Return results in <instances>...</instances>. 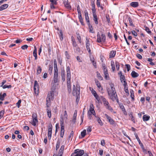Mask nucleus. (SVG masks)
<instances>
[{"label":"nucleus","mask_w":156,"mask_h":156,"mask_svg":"<svg viewBox=\"0 0 156 156\" xmlns=\"http://www.w3.org/2000/svg\"><path fill=\"white\" fill-rule=\"evenodd\" d=\"M73 131H71L69 136V140L70 139L72 138L71 139H72L73 137Z\"/></svg>","instance_id":"obj_54"},{"label":"nucleus","mask_w":156,"mask_h":156,"mask_svg":"<svg viewBox=\"0 0 156 156\" xmlns=\"http://www.w3.org/2000/svg\"><path fill=\"white\" fill-rule=\"evenodd\" d=\"M47 113L48 117L50 118L51 116V111L50 109H49L48 108H47Z\"/></svg>","instance_id":"obj_34"},{"label":"nucleus","mask_w":156,"mask_h":156,"mask_svg":"<svg viewBox=\"0 0 156 156\" xmlns=\"http://www.w3.org/2000/svg\"><path fill=\"white\" fill-rule=\"evenodd\" d=\"M116 67L117 70H118L119 68L120 65L119 63L117 62H115Z\"/></svg>","instance_id":"obj_48"},{"label":"nucleus","mask_w":156,"mask_h":156,"mask_svg":"<svg viewBox=\"0 0 156 156\" xmlns=\"http://www.w3.org/2000/svg\"><path fill=\"white\" fill-rule=\"evenodd\" d=\"M105 117L108 120V122H110L111 124H113L115 123V121L114 120L111 118L107 114H105Z\"/></svg>","instance_id":"obj_12"},{"label":"nucleus","mask_w":156,"mask_h":156,"mask_svg":"<svg viewBox=\"0 0 156 156\" xmlns=\"http://www.w3.org/2000/svg\"><path fill=\"white\" fill-rule=\"evenodd\" d=\"M85 18L87 21V23H90L89 17L88 16V12L87 11V10H86L84 11Z\"/></svg>","instance_id":"obj_17"},{"label":"nucleus","mask_w":156,"mask_h":156,"mask_svg":"<svg viewBox=\"0 0 156 156\" xmlns=\"http://www.w3.org/2000/svg\"><path fill=\"white\" fill-rule=\"evenodd\" d=\"M41 70L42 69L41 67L40 66H38L37 69V72L36 73L37 75H38L40 74L41 72Z\"/></svg>","instance_id":"obj_29"},{"label":"nucleus","mask_w":156,"mask_h":156,"mask_svg":"<svg viewBox=\"0 0 156 156\" xmlns=\"http://www.w3.org/2000/svg\"><path fill=\"white\" fill-rule=\"evenodd\" d=\"M135 136L136 137V139H137V141L139 142V144H141L142 145V143L141 142L138 136L136 133H135Z\"/></svg>","instance_id":"obj_44"},{"label":"nucleus","mask_w":156,"mask_h":156,"mask_svg":"<svg viewBox=\"0 0 156 156\" xmlns=\"http://www.w3.org/2000/svg\"><path fill=\"white\" fill-rule=\"evenodd\" d=\"M90 60L93 63V64L95 68H96L97 65L96 62L94 61V58H90Z\"/></svg>","instance_id":"obj_41"},{"label":"nucleus","mask_w":156,"mask_h":156,"mask_svg":"<svg viewBox=\"0 0 156 156\" xmlns=\"http://www.w3.org/2000/svg\"><path fill=\"white\" fill-rule=\"evenodd\" d=\"M61 76L62 77V80L63 81H64L65 80V71L64 69H61L60 72Z\"/></svg>","instance_id":"obj_13"},{"label":"nucleus","mask_w":156,"mask_h":156,"mask_svg":"<svg viewBox=\"0 0 156 156\" xmlns=\"http://www.w3.org/2000/svg\"><path fill=\"white\" fill-rule=\"evenodd\" d=\"M144 28L145 29V30L148 33L150 34L151 33V31L150 30L149 28L146 26H144Z\"/></svg>","instance_id":"obj_46"},{"label":"nucleus","mask_w":156,"mask_h":156,"mask_svg":"<svg viewBox=\"0 0 156 156\" xmlns=\"http://www.w3.org/2000/svg\"><path fill=\"white\" fill-rule=\"evenodd\" d=\"M81 136L82 137H84L86 135V130L84 129L81 133Z\"/></svg>","instance_id":"obj_42"},{"label":"nucleus","mask_w":156,"mask_h":156,"mask_svg":"<svg viewBox=\"0 0 156 156\" xmlns=\"http://www.w3.org/2000/svg\"><path fill=\"white\" fill-rule=\"evenodd\" d=\"M34 49L33 51V55L34 57H35V60H37V48L35 46H34Z\"/></svg>","instance_id":"obj_19"},{"label":"nucleus","mask_w":156,"mask_h":156,"mask_svg":"<svg viewBox=\"0 0 156 156\" xmlns=\"http://www.w3.org/2000/svg\"><path fill=\"white\" fill-rule=\"evenodd\" d=\"M67 113L66 111H65L64 114L63 115V116H62L61 117V119L60 120V122L62 120V119L63 122H66L67 120Z\"/></svg>","instance_id":"obj_10"},{"label":"nucleus","mask_w":156,"mask_h":156,"mask_svg":"<svg viewBox=\"0 0 156 156\" xmlns=\"http://www.w3.org/2000/svg\"><path fill=\"white\" fill-rule=\"evenodd\" d=\"M111 89H108V92L110 98L113 101H115L117 98V95L113 84H110Z\"/></svg>","instance_id":"obj_1"},{"label":"nucleus","mask_w":156,"mask_h":156,"mask_svg":"<svg viewBox=\"0 0 156 156\" xmlns=\"http://www.w3.org/2000/svg\"><path fill=\"white\" fill-rule=\"evenodd\" d=\"M130 92L131 94L130 97H131L132 100L133 101L134 100V95L133 91L132 90H130Z\"/></svg>","instance_id":"obj_32"},{"label":"nucleus","mask_w":156,"mask_h":156,"mask_svg":"<svg viewBox=\"0 0 156 156\" xmlns=\"http://www.w3.org/2000/svg\"><path fill=\"white\" fill-rule=\"evenodd\" d=\"M60 122L61 125V132H60V136L61 137H63L64 135V122L62 119Z\"/></svg>","instance_id":"obj_7"},{"label":"nucleus","mask_w":156,"mask_h":156,"mask_svg":"<svg viewBox=\"0 0 156 156\" xmlns=\"http://www.w3.org/2000/svg\"><path fill=\"white\" fill-rule=\"evenodd\" d=\"M78 18L79 20V21H80L81 24L83 25H84L83 20L81 14H78Z\"/></svg>","instance_id":"obj_27"},{"label":"nucleus","mask_w":156,"mask_h":156,"mask_svg":"<svg viewBox=\"0 0 156 156\" xmlns=\"http://www.w3.org/2000/svg\"><path fill=\"white\" fill-rule=\"evenodd\" d=\"M93 14V16L94 17L93 20L95 22V23L96 24H97L98 23V17L97 16L95 13H94Z\"/></svg>","instance_id":"obj_21"},{"label":"nucleus","mask_w":156,"mask_h":156,"mask_svg":"<svg viewBox=\"0 0 156 156\" xmlns=\"http://www.w3.org/2000/svg\"><path fill=\"white\" fill-rule=\"evenodd\" d=\"M53 68L52 66H49L48 72L50 74H51L52 73Z\"/></svg>","instance_id":"obj_43"},{"label":"nucleus","mask_w":156,"mask_h":156,"mask_svg":"<svg viewBox=\"0 0 156 156\" xmlns=\"http://www.w3.org/2000/svg\"><path fill=\"white\" fill-rule=\"evenodd\" d=\"M101 98L106 108L111 111H112L113 110L112 108L109 105V103L106 99L102 96H101Z\"/></svg>","instance_id":"obj_4"},{"label":"nucleus","mask_w":156,"mask_h":156,"mask_svg":"<svg viewBox=\"0 0 156 156\" xmlns=\"http://www.w3.org/2000/svg\"><path fill=\"white\" fill-rule=\"evenodd\" d=\"M54 71H58V69L56 60L55 59L54 60Z\"/></svg>","instance_id":"obj_20"},{"label":"nucleus","mask_w":156,"mask_h":156,"mask_svg":"<svg viewBox=\"0 0 156 156\" xmlns=\"http://www.w3.org/2000/svg\"><path fill=\"white\" fill-rule=\"evenodd\" d=\"M111 66H112V69L113 72L115 70V65L114 62L113 61H112L111 62Z\"/></svg>","instance_id":"obj_33"},{"label":"nucleus","mask_w":156,"mask_h":156,"mask_svg":"<svg viewBox=\"0 0 156 156\" xmlns=\"http://www.w3.org/2000/svg\"><path fill=\"white\" fill-rule=\"evenodd\" d=\"M59 36L61 41H62L63 39V34L62 31L61 30H60L59 33H58Z\"/></svg>","instance_id":"obj_36"},{"label":"nucleus","mask_w":156,"mask_h":156,"mask_svg":"<svg viewBox=\"0 0 156 156\" xmlns=\"http://www.w3.org/2000/svg\"><path fill=\"white\" fill-rule=\"evenodd\" d=\"M130 5L134 8L137 7L139 6V3L138 2H132L130 3Z\"/></svg>","instance_id":"obj_18"},{"label":"nucleus","mask_w":156,"mask_h":156,"mask_svg":"<svg viewBox=\"0 0 156 156\" xmlns=\"http://www.w3.org/2000/svg\"><path fill=\"white\" fill-rule=\"evenodd\" d=\"M130 117L131 118V120L134 122L135 123V120L134 118L133 117V113L131 112L129 114Z\"/></svg>","instance_id":"obj_38"},{"label":"nucleus","mask_w":156,"mask_h":156,"mask_svg":"<svg viewBox=\"0 0 156 156\" xmlns=\"http://www.w3.org/2000/svg\"><path fill=\"white\" fill-rule=\"evenodd\" d=\"M21 102V101L20 99L19 100L18 102L16 103V106L19 108L20 106V105Z\"/></svg>","instance_id":"obj_57"},{"label":"nucleus","mask_w":156,"mask_h":156,"mask_svg":"<svg viewBox=\"0 0 156 156\" xmlns=\"http://www.w3.org/2000/svg\"><path fill=\"white\" fill-rule=\"evenodd\" d=\"M92 6V12L93 14L95 13L96 9L95 8V5L94 2H92L91 3Z\"/></svg>","instance_id":"obj_26"},{"label":"nucleus","mask_w":156,"mask_h":156,"mask_svg":"<svg viewBox=\"0 0 156 156\" xmlns=\"http://www.w3.org/2000/svg\"><path fill=\"white\" fill-rule=\"evenodd\" d=\"M131 33L135 36H137V33L135 30L132 31Z\"/></svg>","instance_id":"obj_63"},{"label":"nucleus","mask_w":156,"mask_h":156,"mask_svg":"<svg viewBox=\"0 0 156 156\" xmlns=\"http://www.w3.org/2000/svg\"><path fill=\"white\" fill-rule=\"evenodd\" d=\"M52 126L51 123L49 124L48 126V132H52Z\"/></svg>","instance_id":"obj_35"},{"label":"nucleus","mask_w":156,"mask_h":156,"mask_svg":"<svg viewBox=\"0 0 156 156\" xmlns=\"http://www.w3.org/2000/svg\"><path fill=\"white\" fill-rule=\"evenodd\" d=\"M80 86L79 85H77L75 87V85L73 87V96H76V101L78 102L79 100L80 94Z\"/></svg>","instance_id":"obj_2"},{"label":"nucleus","mask_w":156,"mask_h":156,"mask_svg":"<svg viewBox=\"0 0 156 156\" xmlns=\"http://www.w3.org/2000/svg\"><path fill=\"white\" fill-rule=\"evenodd\" d=\"M60 145V142L58 141L56 144V150H57L59 148Z\"/></svg>","instance_id":"obj_47"},{"label":"nucleus","mask_w":156,"mask_h":156,"mask_svg":"<svg viewBox=\"0 0 156 156\" xmlns=\"http://www.w3.org/2000/svg\"><path fill=\"white\" fill-rule=\"evenodd\" d=\"M84 153V151L83 150L79 149L75 150L74 152L71 154V156H82Z\"/></svg>","instance_id":"obj_5"},{"label":"nucleus","mask_w":156,"mask_h":156,"mask_svg":"<svg viewBox=\"0 0 156 156\" xmlns=\"http://www.w3.org/2000/svg\"><path fill=\"white\" fill-rule=\"evenodd\" d=\"M98 101V103H100L101 102V96L99 97L98 95L94 97Z\"/></svg>","instance_id":"obj_39"},{"label":"nucleus","mask_w":156,"mask_h":156,"mask_svg":"<svg viewBox=\"0 0 156 156\" xmlns=\"http://www.w3.org/2000/svg\"><path fill=\"white\" fill-rule=\"evenodd\" d=\"M86 48H87V50L88 51V52L89 53H91V50L90 49V48L89 47L90 46V43H89V40L87 39V38H86Z\"/></svg>","instance_id":"obj_11"},{"label":"nucleus","mask_w":156,"mask_h":156,"mask_svg":"<svg viewBox=\"0 0 156 156\" xmlns=\"http://www.w3.org/2000/svg\"><path fill=\"white\" fill-rule=\"evenodd\" d=\"M104 74H105V78L106 80H108V78H109L108 74V72L104 73Z\"/></svg>","instance_id":"obj_52"},{"label":"nucleus","mask_w":156,"mask_h":156,"mask_svg":"<svg viewBox=\"0 0 156 156\" xmlns=\"http://www.w3.org/2000/svg\"><path fill=\"white\" fill-rule=\"evenodd\" d=\"M8 5L7 4H5L2 5L1 6L2 7L3 10L6 9L8 7Z\"/></svg>","instance_id":"obj_50"},{"label":"nucleus","mask_w":156,"mask_h":156,"mask_svg":"<svg viewBox=\"0 0 156 156\" xmlns=\"http://www.w3.org/2000/svg\"><path fill=\"white\" fill-rule=\"evenodd\" d=\"M150 118L149 116H148L147 115H145L143 116V119L144 121H147L149 120Z\"/></svg>","instance_id":"obj_28"},{"label":"nucleus","mask_w":156,"mask_h":156,"mask_svg":"<svg viewBox=\"0 0 156 156\" xmlns=\"http://www.w3.org/2000/svg\"><path fill=\"white\" fill-rule=\"evenodd\" d=\"M136 56L139 59H141L142 58V56L138 53L136 54Z\"/></svg>","instance_id":"obj_64"},{"label":"nucleus","mask_w":156,"mask_h":156,"mask_svg":"<svg viewBox=\"0 0 156 156\" xmlns=\"http://www.w3.org/2000/svg\"><path fill=\"white\" fill-rule=\"evenodd\" d=\"M97 42L99 43L101 42H104L105 41V36L103 34H101V36H100L99 34H98L97 36Z\"/></svg>","instance_id":"obj_6"},{"label":"nucleus","mask_w":156,"mask_h":156,"mask_svg":"<svg viewBox=\"0 0 156 156\" xmlns=\"http://www.w3.org/2000/svg\"><path fill=\"white\" fill-rule=\"evenodd\" d=\"M34 87L35 88L38 89V84L36 80H35L34 81Z\"/></svg>","instance_id":"obj_45"},{"label":"nucleus","mask_w":156,"mask_h":156,"mask_svg":"<svg viewBox=\"0 0 156 156\" xmlns=\"http://www.w3.org/2000/svg\"><path fill=\"white\" fill-rule=\"evenodd\" d=\"M95 117L96 118V120L98 122V123L101 126H102L103 125V124L102 123V122L100 118L98 117H97V116L95 115Z\"/></svg>","instance_id":"obj_22"},{"label":"nucleus","mask_w":156,"mask_h":156,"mask_svg":"<svg viewBox=\"0 0 156 156\" xmlns=\"http://www.w3.org/2000/svg\"><path fill=\"white\" fill-rule=\"evenodd\" d=\"M76 34L77 35V37L78 40L79 42L80 43H81L82 42V41L80 34H79V33H76Z\"/></svg>","instance_id":"obj_37"},{"label":"nucleus","mask_w":156,"mask_h":156,"mask_svg":"<svg viewBox=\"0 0 156 156\" xmlns=\"http://www.w3.org/2000/svg\"><path fill=\"white\" fill-rule=\"evenodd\" d=\"M32 117L33 120L31 123L33 126H35L38 122L37 114H33Z\"/></svg>","instance_id":"obj_8"},{"label":"nucleus","mask_w":156,"mask_h":156,"mask_svg":"<svg viewBox=\"0 0 156 156\" xmlns=\"http://www.w3.org/2000/svg\"><path fill=\"white\" fill-rule=\"evenodd\" d=\"M115 51H111L109 56L110 58L114 57L115 55Z\"/></svg>","instance_id":"obj_30"},{"label":"nucleus","mask_w":156,"mask_h":156,"mask_svg":"<svg viewBox=\"0 0 156 156\" xmlns=\"http://www.w3.org/2000/svg\"><path fill=\"white\" fill-rule=\"evenodd\" d=\"M12 87V86L11 85H9V86L7 85H5L2 86V87L3 89H5L6 88H11Z\"/></svg>","instance_id":"obj_53"},{"label":"nucleus","mask_w":156,"mask_h":156,"mask_svg":"<svg viewBox=\"0 0 156 156\" xmlns=\"http://www.w3.org/2000/svg\"><path fill=\"white\" fill-rule=\"evenodd\" d=\"M6 96V93H4L2 95L1 94H0V100L1 101H3L5 97Z\"/></svg>","instance_id":"obj_31"},{"label":"nucleus","mask_w":156,"mask_h":156,"mask_svg":"<svg viewBox=\"0 0 156 156\" xmlns=\"http://www.w3.org/2000/svg\"><path fill=\"white\" fill-rule=\"evenodd\" d=\"M55 90V87H54V86H53V87L51 88V91L48 92V96L46 98L47 105V107H48V103H49L51 101L53 100L54 99Z\"/></svg>","instance_id":"obj_3"},{"label":"nucleus","mask_w":156,"mask_h":156,"mask_svg":"<svg viewBox=\"0 0 156 156\" xmlns=\"http://www.w3.org/2000/svg\"><path fill=\"white\" fill-rule=\"evenodd\" d=\"M53 81L54 83L58 82V71H54Z\"/></svg>","instance_id":"obj_9"},{"label":"nucleus","mask_w":156,"mask_h":156,"mask_svg":"<svg viewBox=\"0 0 156 156\" xmlns=\"http://www.w3.org/2000/svg\"><path fill=\"white\" fill-rule=\"evenodd\" d=\"M128 19L129 21V22L130 24V25L131 26H132L133 27H134V26L133 25V23L132 21V20L131 18L130 17H129L128 18Z\"/></svg>","instance_id":"obj_40"},{"label":"nucleus","mask_w":156,"mask_h":156,"mask_svg":"<svg viewBox=\"0 0 156 156\" xmlns=\"http://www.w3.org/2000/svg\"><path fill=\"white\" fill-rule=\"evenodd\" d=\"M70 73H67V79L71 80Z\"/></svg>","instance_id":"obj_55"},{"label":"nucleus","mask_w":156,"mask_h":156,"mask_svg":"<svg viewBox=\"0 0 156 156\" xmlns=\"http://www.w3.org/2000/svg\"><path fill=\"white\" fill-rule=\"evenodd\" d=\"M67 88L69 93H70L71 91V85H67Z\"/></svg>","instance_id":"obj_59"},{"label":"nucleus","mask_w":156,"mask_h":156,"mask_svg":"<svg viewBox=\"0 0 156 156\" xmlns=\"http://www.w3.org/2000/svg\"><path fill=\"white\" fill-rule=\"evenodd\" d=\"M87 24L88 25V27L89 29V31L91 33H94V30L93 29L92 27V26L90 24V23H87Z\"/></svg>","instance_id":"obj_25"},{"label":"nucleus","mask_w":156,"mask_h":156,"mask_svg":"<svg viewBox=\"0 0 156 156\" xmlns=\"http://www.w3.org/2000/svg\"><path fill=\"white\" fill-rule=\"evenodd\" d=\"M51 2L50 5H55L57 4V2L55 0H49Z\"/></svg>","instance_id":"obj_51"},{"label":"nucleus","mask_w":156,"mask_h":156,"mask_svg":"<svg viewBox=\"0 0 156 156\" xmlns=\"http://www.w3.org/2000/svg\"><path fill=\"white\" fill-rule=\"evenodd\" d=\"M73 37H72V40L73 41V47H76L77 45V44H76V42L74 40H73Z\"/></svg>","instance_id":"obj_56"},{"label":"nucleus","mask_w":156,"mask_h":156,"mask_svg":"<svg viewBox=\"0 0 156 156\" xmlns=\"http://www.w3.org/2000/svg\"><path fill=\"white\" fill-rule=\"evenodd\" d=\"M64 146L63 145L61 146L58 154V156H62L64 149Z\"/></svg>","instance_id":"obj_15"},{"label":"nucleus","mask_w":156,"mask_h":156,"mask_svg":"<svg viewBox=\"0 0 156 156\" xmlns=\"http://www.w3.org/2000/svg\"><path fill=\"white\" fill-rule=\"evenodd\" d=\"M95 83L98 87L99 90H102L103 89L101 87L100 83L99 82L98 80H95Z\"/></svg>","instance_id":"obj_24"},{"label":"nucleus","mask_w":156,"mask_h":156,"mask_svg":"<svg viewBox=\"0 0 156 156\" xmlns=\"http://www.w3.org/2000/svg\"><path fill=\"white\" fill-rule=\"evenodd\" d=\"M97 75L98 77V78L100 80H103V78L101 77V76H100V74L98 72H97Z\"/></svg>","instance_id":"obj_60"},{"label":"nucleus","mask_w":156,"mask_h":156,"mask_svg":"<svg viewBox=\"0 0 156 156\" xmlns=\"http://www.w3.org/2000/svg\"><path fill=\"white\" fill-rule=\"evenodd\" d=\"M120 78L121 81L122 82V81L124 82L125 81H126L124 75H121V76H120Z\"/></svg>","instance_id":"obj_49"},{"label":"nucleus","mask_w":156,"mask_h":156,"mask_svg":"<svg viewBox=\"0 0 156 156\" xmlns=\"http://www.w3.org/2000/svg\"><path fill=\"white\" fill-rule=\"evenodd\" d=\"M90 114H93L94 116L96 115V113L94 110V107L92 104L90 105Z\"/></svg>","instance_id":"obj_16"},{"label":"nucleus","mask_w":156,"mask_h":156,"mask_svg":"<svg viewBox=\"0 0 156 156\" xmlns=\"http://www.w3.org/2000/svg\"><path fill=\"white\" fill-rule=\"evenodd\" d=\"M28 47V46L27 45H24L22 46L21 47V48L23 50H25L27 49Z\"/></svg>","instance_id":"obj_62"},{"label":"nucleus","mask_w":156,"mask_h":156,"mask_svg":"<svg viewBox=\"0 0 156 156\" xmlns=\"http://www.w3.org/2000/svg\"><path fill=\"white\" fill-rule=\"evenodd\" d=\"M4 113V110H2L0 112V119H1L3 116Z\"/></svg>","instance_id":"obj_58"},{"label":"nucleus","mask_w":156,"mask_h":156,"mask_svg":"<svg viewBox=\"0 0 156 156\" xmlns=\"http://www.w3.org/2000/svg\"><path fill=\"white\" fill-rule=\"evenodd\" d=\"M131 75L133 78H136L139 76L138 74L134 71H133L131 73Z\"/></svg>","instance_id":"obj_23"},{"label":"nucleus","mask_w":156,"mask_h":156,"mask_svg":"<svg viewBox=\"0 0 156 156\" xmlns=\"http://www.w3.org/2000/svg\"><path fill=\"white\" fill-rule=\"evenodd\" d=\"M63 3L67 9H71V6L68 3V0L64 1Z\"/></svg>","instance_id":"obj_14"},{"label":"nucleus","mask_w":156,"mask_h":156,"mask_svg":"<svg viewBox=\"0 0 156 156\" xmlns=\"http://www.w3.org/2000/svg\"><path fill=\"white\" fill-rule=\"evenodd\" d=\"M93 95L94 96V97L95 96H96L98 94L96 93V91L94 90H93L92 89V90L91 91Z\"/></svg>","instance_id":"obj_61"}]
</instances>
